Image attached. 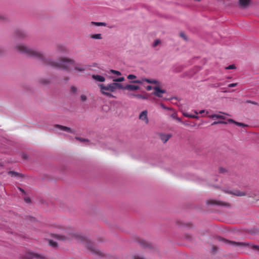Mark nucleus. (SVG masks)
<instances>
[{"mask_svg": "<svg viewBox=\"0 0 259 259\" xmlns=\"http://www.w3.org/2000/svg\"><path fill=\"white\" fill-rule=\"evenodd\" d=\"M219 171L220 173H225L227 171V170L224 168L220 167L219 168Z\"/></svg>", "mask_w": 259, "mask_h": 259, "instance_id": "48", "label": "nucleus"}, {"mask_svg": "<svg viewBox=\"0 0 259 259\" xmlns=\"http://www.w3.org/2000/svg\"><path fill=\"white\" fill-rule=\"evenodd\" d=\"M5 53V49L0 46V56L3 55Z\"/></svg>", "mask_w": 259, "mask_h": 259, "instance_id": "45", "label": "nucleus"}, {"mask_svg": "<svg viewBox=\"0 0 259 259\" xmlns=\"http://www.w3.org/2000/svg\"><path fill=\"white\" fill-rule=\"evenodd\" d=\"M24 259H47L46 257L43 255L32 252H27L23 257Z\"/></svg>", "mask_w": 259, "mask_h": 259, "instance_id": "6", "label": "nucleus"}, {"mask_svg": "<svg viewBox=\"0 0 259 259\" xmlns=\"http://www.w3.org/2000/svg\"><path fill=\"white\" fill-rule=\"evenodd\" d=\"M137 242L140 245V246L143 248H151L152 247V245L151 243L143 239H138Z\"/></svg>", "mask_w": 259, "mask_h": 259, "instance_id": "9", "label": "nucleus"}, {"mask_svg": "<svg viewBox=\"0 0 259 259\" xmlns=\"http://www.w3.org/2000/svg\"><path fill=\"white\" fill-rule=\"evenodd\" d=\"M217 239L220 241H222L226 243H228L230 245H234V246L246 247V246H249L250 245L249 243H246L245 242H238L230 241V240L226 239L225 238H223L220 236L217 237Z\"/></svg>", "mask_w": 259, "mask_h": 259, "instance_id": "4", "label": "nucleus"}, {"mask_svg": "<svg viewBox=\"0 0 259 259\" xmlns=\"http://www.w3.org/2000/svg\"><path fill=\"white\" fill-rule=\"evenodd\" d=\"M74 69L77 71L82 72L85 71V68L81 65H76L74 66Z\"/></svg>", "mask_w": 259, "mask_h": 259, "instance_id": "26", "label": "nucleus"}, {"mask_svg": "<svg viewBox=\"0 0 259 259\" xmlns=\"http://www.w3.org/2000/svg\"><path fill=\"white\" fill-rule=\"evenodd\" d=\"M171 117L172 118H174V119H176L177 118V117H178V116H177V114H176V113H173V114H172L171 115Z\"/></svg>", "mask_w": 259, "mask_h": 259, "instance_id": "55", "label": "nucleus"}, {"mask_svg": "<svg viewBox=\"0 0 259 259\" xmlns=\"http://www.w3.org/2000/svg\"><path fill=\"white\" fill-rule=\"evenodd\" d=\"M236 68V67L234 64L230 65L225 68L226 69H235Z\"/></svg>", "mask_w": 259, "mask_h": 259, "instance_id": "38", "label": "nucleus"}, {"mask_svg": "<svg viewBox=\"0 0 259 259\" xmlns=\"http://www.w3.org/2000/svg\"><path fill=\"white\" fill-rule=\"evenodd\" d=\"M58 230L59 231L58 234H52V236L54 238L64 242L70 241L75 239L78 242L82 243L93 254L99 257L106 256V253L102 250H99L96 247L94 242L91 241L88 238L77 233L71 228L61 226L58 227Z\"/></svg>", "mask_w": 259, "mask_h": 259, "instance_id": "2", "label": "nucleus"}, {"mask_svg": "<svg viewBox=\"0 0 259 259\" xmlns=\"http://www.w3.org/2000/svg\"><path fill=\"white\" fill-rule=\"evenodd\" d=\"M14 49L17 52L38 60L45 65L66 71H69L70 69L69 64H74L75 62L73 59L67 57H60L57 61L55 60L51 57L46 56L42 52L35 50L22 44L15 45Z\"/></svg>", "mask_w": 259, "mask_h": 259, "instance_id": "1", "label": "nucleus"}, {"mask_svg": "<svg viewBox=\"0 0 259 259\" xmlns=\"http://www.w3.org/2000/svg\"><path fill=\"white\" fill-rule=\"evenodd\" d=\"M144 81L147 82V83H151L152 79L145 78L143 80Z\"/></svg>", "mask_w": 259, "mask_h": 259, "instance_id": "52", "label": "nucleus"}, {"mask_svg": "<svg viewBox=\"0 0 259 259\" xmlns=\"http://www.w3.org/2000/svg\"><path fill=\"white\" fill-rule=\"evenodd\" d=\"M123 89L129 91H135L140 89V87L133 84H127L126 86L123 87Z\"/></svg>", "mask_w": 259, "mask_h": 259, "instance_id": "19", "label": "nucleus"}, {"mask_svg": "<svg viewBox=\"0 0 259 259\" xmlns=\"http://www.w3.org/2000/svg\"><path fill=\"white\" fill-rule=\"evenodd\" d=\"M252 247V248L257 249V250L259 251V246L258 245H253Z\"/></svg>", "mask_w": 259, "mask_h": 259, "instance_id": "56", "label": "nucleus"}, {"mask_svg": "<svg viewBox=\"0 0 259 259\" xmlns=\"http://www.w3.org/2000/svg\"><path fill=\"white\" fill-rule=\"evenodd\" d=\"M10 19L6 15L0 13V22L8 23L10 22Z\"/></svg>", "mask_w": 259, "mask_h": 259, "instance_id": "18", "label": "nucleus"}, {"mask_svg": "<svg viewBox=\"0 0 259 259\" xmlns=\"http://www.w3.org/2000/svg\"><path fill=\"white\" fill-rule=\"evenodd\" d=\"M180 36L183 38L185 40H187V37L184 32H181L180 34Z\"/></svg>", "mask_w": 259, "mask_h": 259, "instance_id": "50", "label": "nucleus"}, {"mask_svg": "<svg viewBox=\"0 0 259 259\" xmlns=\"http://www.w3.org/2000/svg\"><path fill=\"white\" fill-rule=\"evenodd\" d=\"M54 126L57 128H58V129H59L61 131H64V132H66L74 134H75V131L74 130H72L71 128L67 127V126L61 125L60 124H55L54 125Z\"/></svg>", "mask_w": 259, "mask_h": 259, "instance_id": "11", "label": "nucleus"}, {"mask_svg": "<svg viewBox=\"0 0 259 259\" xmlns=\"http://www.w3.org/2000/svg\"><path fill=\"white\" fill-rule=\"evenodd\" d=\"M251 4V0H239L238 6L242 9L247 8Z\"/></svg>", "mask_w": 259, "mask_h": 259, "instance_id": "10", "label": "nucleus"}, {"mask_svg": "<svg viewBox=\"0 0 259 259\" xmlns=\"http://www.w3.org/2000/svg\"><path fill=\"white\" fill-rule=\"evenodd\" d=\"M195 113L196 115H192L186 112H183V114L184 116L187 117L198 119L199 116H197V115L198 114V113L196 111H195Z\"/></svg>", "mask_w": 259, "mask_h": 259, "instance_id": "22", "label": "nucleus"}, {"mask_svg": "<svg viewBox=\"0 0 259 259\" xmlns=\"http://www.w3.org/2000/svg\"><path fill=\"white\" fill-rule=\"evenodd\" d=\"M152 89H153V87H152V86L151 85H148L146 87V90L147 91H150Z\"/></svg>", "mask_w": 259, "mask_h": 259, "instance_id": "57", "label": "nucleus"}, {"mask_svg": "<svg viewBox=\"0 0 259 259\" xmlns=\"http://www.w3.org/2000/svg\"><path fill=\"white\" fill-rule=\"evenodd\" d=\"M92 78L95 80L100 82H103L105 80V78L103 76H101L100 75H93L92 76Z\"/></svg>", "mask_w": 259, "mask_h": 259, "instance_id": "21", "label": "nucleus"}, {"mask_svg": "<svg viewBox=\"0 0 259 259\" xmlns=\"http://www.w3.org/2000/svg\"><path fill=\"white\" fill-rule=\"evenodd\" d=\"M132 82L135 83H141L142 81H140V80H135L132 81Z\"/></svg>", "mask_w": 259, "mask_h": 259, "instance_id": "53", "label": "nucleus"}, {"mask_svg": "<svg viewBox=\"0 0 259 259\" xmlns=\"http://www.w3.org/2000/svg\"><path fill=\"white\" fill-rule=\"evenodd\" d=\"M38 82L43 85H47L51 83V81L49 78H41L38 80Z\"/></svg>", "mask_w": 259, "mask_h": 259, "instance_id": "17", "label": "nucleus"}, {"mask_svg": "<svg viewBox=\"0 0 259 259\" xmlns=\"http://www.w3.org/2000/svg\"><path fill=\"white\" fill-rule=\"evenodd\" d=\"M56 50L59 53H64L65 52V48L64 46L61 45H57L56 46Z\"/></svg>", "mask_w": 259, "mask_h": 259, "instance_id": "23", "label": "nucleus"}, {"mask_svg": "<svg viewBox=\"0 0 259 259\" xmlns=\"http://www.w3.org/2000/svg\"><path fill=\"white\" fill-rule=\"evenodd\" d=\"M176 120H177L179 122H181L182 123H183L182 122V121L181 120V118H180L179 117H177V118L176 119Z\"/></svg>", "mask_w": 259, "mask_h": 259, "instance_id": "61", "label": "nucleus"}, {"mask_svg": "<svg viewBox=\"0 0 259 259\" xmlns=\"http://www.w3.org/2000/svg\"><path fill=\"white\" fill-rule=\"evenodd\" d=\"M70 92L71 94H76L77 92V89L75 87L72 85L70 87Z\"/></svg>", "mask_w": 259, "mask_h": 259, "instance_id": "29", "label": "nucleus"}, {"mask_svg": "<svg viewBox=\"0 0 259 259\" xmlns=\"http://www.w3.org/2000/svg\"><path fill=\"white\" fill-rule=\"evenodd\" d=\"M185 238L189 241H191L192 240V236L188 234H186L185 235Z\"/></svg>", "mask_w": 259, "mask_h": 259, "instance_id": "37", "label": "nucleus"}, {"mask_svg": "<svg viewBox=\"0 0 259 259\" xmlns=\"http://www.w3.org/2000/svg\"><path fill=\"white\" fill-rule=\"evenodd\" d=\"M24 199L25 201L27 203H30L31 202V199L29 197H25Z\"/></svg>", "mask_w": 259, "mask_h": 259, "instance_id": "43", "label": "nucleus"}, {"mask_svg": "<svg viewBox=\"0 0 259 259\" xmlns=\"http://www.w3.org/2000/svg\"><path fill=\"white\" fill-rule=\"evenodd\" d=\"M99 86L100 88L101 93L103 95L109 97H114V96L111 93L106 92L105 91L113 92L116 89H123L122 84L117 82H113L107 85V86L103 84H100Z\"/></svg>", "mask_w": 259, "mask_h": 259, "instance_id": "3", "label": "nucleus"}, {"mask_svg": "<svg viewBox=\"0 0 259 259\" xmlns=\"http://www.w3.org/2000/svg\"><path fill=\"white\" fill-rule=\"evenodd\" d=\"M176 223L179 225H180L182 224L180 221H177Z\"/></svg>", "mask_w": 259, "mask_h": 259, "instance_id": "63", "label": "nucleus"}, {"mask_svg": "<svg viewBox=\"0 0 259 259\" xmlns=\"http://www.w3.org/2000/svg\"><path fill=\"white\" fill-rule=\"evenodd\" d=\"M183 69V66H179L175 67L173 71L176 73L180 72L182 71Z\"/></svg>", "mask_w": 259, "mask_h": 259, "instance_id": "30", "label": "nucleus"}, {"mask_svg": "<svg viewBox=\"0 0 259 259\" xmlns=\"http://www.w3.org/2000/svg\"><path fill=\"white\" fill-rule=\"evenodd\" d=\"M249 197L254 198L256 196V194L254 193H250L247 194Z\"/></svg>", "mask_w": 259, "mask_h": 259, "instance_id": "42", "label": "nucleus"}, {"mask_svg": "<svg viewBox=\"0 0 259 259\" xmlns=\"http://www.w3.org/2000/svg\"><path fill=\"white\" fill-rule=\"evenodd\" d=\"M136 78V76L133 74H130L127 76L128 79H133Z\"/></svg>", "mask_w": 259, "mask_h": 259, "instance_id": "41", "label": "nucleus"}, {"mask_svg": "<svg viewBox=\"0 0 259 259\" xmlns=\"http://www.w3.org/2000/svg\"><path fill=\"white\" fill-rule=\"evenodd\" d=\"M153 89L154 90V92L152 94L159 98L162 97L161 94L166 93V91L165 90L161 89L159 86L154 87Z\"/></svg>", "mask_w": 259, "mask_h": 259, "instance_id": "12", "label": "nucleus"}, {"mask_svg": "<svg viewBox=\"0 0 259 259\" xmlns=\"http://www.w3.org/2000/svg\"><path fill=\"white\" fill-rule=\"evenodd\" d=\"M124 80V78L123 77H119L118 78H116L113 80L114 81L117 82V83L118 82H122Z\"/></svg>", "mask_w": 259, "mask_h": 259, "instance_id": "36", "label": "nucleus"}, {"mask_svg": "<svg viewBox=\"0 0 259 259\" xmlns=\"http://www.w3.org/2000/svg\"><path fill=\"white\" fill-rule=\"evenodd\" d=\"M223 85V83L221 82H218L216 83H213L211 85L212 88H219Z\"/></svg>", "mask_w": 259, "mask_h": 259, "instance_id": "34", "label": "nucleus"}, {"mask_svg": "<svg viewBox=\"0 0 259 259\" xmlns=\"http://www.w3.org/2000/svg\"><path fill=\"white\" fill-rule=\"evenodd\" d=\"M91 38L96 39H101L102 38L101 34H94L91 35Z\"/></svg>", "mask_w": 259, "mask_h": 259, "instance_id": "27", "label": "nucleus"}, {"mask_svg": "<svg viewBox=\"0 0 259 259\" xmlns=\"http://www.w3.org/2000/svg\"><path fill=\"white\" fill-rule=\"evenodd\" d=\"M161 43V40L160 39H156L153 45H152V47L153 48H155L156 47H157L158 45L160 44Z\"/></svg>", "mask_w": 259, "mask_h": 259, "instance_id": "31", "label": "nucleus"}, {"mask_svg": "<svg viewBox=\"0 0 259 259\" xmlns=\"http://www.w3.org/2000/svg\"><path fill=\"white\" fill-rule=\"evenodd\" d=\"M26 219H29V220H30L31 221H33L35 220V219L34 217H30V216H27L26 217Z\"/></svg>", "mask_w": 259, "mask_h": 259, "instance_id": "49", "label": "nucleus"}, {"mask_svg": "<svg viewBox=\"0 0 259 259\" xmlns=\"http://www.w3.org/2000/svg\"><path fill=\"white\" fill-rule=\"evenodd\" d=\"M237 84H238L237 83H231L228 85V87L229 88L235 87L237 85Z\"/></svg>", "mask_w": 259, "mask_h": 259, "instance_id": "51", "label": "nucleus"}, {"mask_svg": "<svg viewBox=\"0 0 259 259\" xmlns=\"http://www.w3.org/2000/svg\"><path fill=\"white\" fill-rule=\"evenodd\" d=\"M218 249L219 248L217 246L213 245L212 246L211 251L213 253H216L218 251Z\"/></svg>", "mask_w": 259, "mask_h": 259, "instance_id": "35", "label": "nucleus"}, {"mask_svg": "<svg viewBox=\"0 0 259 259\" xmlns=\"http://www.w3.org/2000/svg\"><path fill=\"white\" fill-rule=\"evenodd\" d=\"M246 102L248 103H251V104H253V105H258V103L257 102H254V101H252L251 100H247Z\"/></svg>", "mask_w": 259, "mask_h": 259, "instance_id": "46", "label": "nucleus"}, {"mask_svg": "<svg viewBox=\"0 0 259 259\" xmlns=\"http://www.w3.org/2000/svg\"><path fill=\"white\" fill-rule=\"evenodd\" d=\"M133 259H145L143 256H139V255H134L133 256Z\"/></svg>", "mask_w": 259, "mask_h": 259, "instance_id": "47", "label": "nucleus"}, {"mask_svg": "<svg viewBox=\"0 0 259 259\" xmlns=\"http://www.w3.org/2000/svg\"><path fill=\"white\" fill-rule=\"evenodd\" d=\"M206 204L208 205H216L227 207H230L231 206V204L229 203L213 199H210L207 200Z\"/></svg>", "mask_w": 259, "mask_h": 259, "instance_id": "7", "label": "nucleus"}, {"mask_svg": "<svg viewBox=\"0 0 259 259\" xmlns=\"http://www.w3.org/2000/svg\"><path fill=\"white\" fill-rule=\"evenodd\" d=\"M64 80L66 81H68L69 80V77L68 76H65L64 78Z\"/></svg>", "mask_w": 259, "mask_h": 259, "instance_id": "59", "label": "nucleus"}, {"mask_svg": "<svg viewBox=\"0 0 259 259\" xmlns=\"http://www.w3.org/2000/svg\"><path fill=\"white\" fill-rule=\"evenodd\" d=\"M87 99V97L85 95H81L80 96V100L82 101V102H85L86 101Z\"/></svg>", "mask_w": 259, "mask_h": 259, "instance_id": "39", "label": "nucleus"}, {"mask_svg": "<svg viewBox=\"0 0 259 259\" xmlns=\"http://www.w3.org/2000/svg\"><path fill=\"white\" fill-rule=\"evenodd\" d=\"M131 95L132 96H134V97H136L140 99H148L147 97H146V96L140 95V94H131Z\"/></svg>", "mask_w": 259, "mask_h": 259, "instance_id": "28", "label": "nucleus"}, {"mask_svg": "<svg viewBox=\"0 0 259 259\" xmlns=\"http://www.w3.org/2000/svg\"><path fill=\"white\" fill-rule=\"evenodd\" d=\"M14 33L16 37L21 39H24L28 36V33L26 31L20 29H16Z\"/></svg>", "mask_w": 259, "mask_h": 259, "instance_id": "8", "label": "nucleus"}, {"mask_svg": "<svg viewBox=\"0 0 259 259\" xmlns=\"http://www.w3.org/2000/svg\"><path fill=\"white\" fill-rule=\"evenodd\" d=\"M225 193L232 194L237 196H244L247 195V194L243 191H240L239 190H236L234 192L231 191H227L226 190H222Z\"/></svg>", "mask_w": 259, "mask_h": 259, "instance_id": "14", "label": "nucleus"}, {"mask_svg": "<svg viewBox=\"0 0 259 259\" xmlns=\"http://www.w3.org/2000/svg\"><path fill=\"white\" fill-rule=\"evenodd\" d=\"M75 139H76L78 141H79L81 142H88L89 140L87 139L82 138L78 137H75Z\"/></svg>", "mask_w": 259, "mask_h": 259, "instance_id": "33", "label": "nucleus"}, {"mask_svg": "<svg viewBox=\"0 0 259 259\" xmlns=\"http://www.w3.org/2000/svg\"><path fill=\"white\" fill-rule=\"evenodd\" d=\"M161 106H162V108H163L164 109H169V108L166 107V106H165L163 104H161Z\"/></svg>", "mask_w": 259, "mask_h": 259, "instance_id": "62", "label": "nucleus"}, {"mask_svg": "<svg viewBox=\"0 0 259 259\" xmlns=\"http://www.w3.org/2000/svg\"><path fill=\"white\" fill-rule=\"evenodd\" d=\"M209 118H217L218 119H225L226 117L223 115H219V114H213L211 115L208 116Z\"/></svg>", "mask_w": 259, "mask_h": 259, "instance_id": "25", "label": "nucleus"}, {"mask_svg": "<svg viewBox=\"0 0 259 259\" xmlns=\"http://www.w3.org/2000/svg\"><path fill=\"white\" fill-rule=\"evenodd\" d=\"M97 240H98V242H103V241H104V239H103V238H99V239H98Z\"/></svg>", "mask_w": 259, "mask_h": 259, "instance_id": "60", "label": "nucleus"}, {"mask_svg": "<svg viewBox=\"0 0 259 259\" xmlns=\"http://www.w3.org/2000/svg\"><path fill=\"white\" fill-rule=\"evenodd\" d=\"M228 123H234L238 126H242V127L248 126V125L245 123L236 121L234 120L231 119V118L228 119L227 121H214L211 124V125H213L217 124H227Z\"/></svg>", "mask_w": 259, "mask_h": 259, "instance_id": "5", "label": "nucleus"}, {"mask_svg": "<svg viewBox=\"0 0 259 259\" xmlns=\"http://www.w3.org/2000/svg\"><path fill=\"white\" fill-rule=\"evenodd\" d=\"M110 72H112L113 74H115L117 75H121L120 72H119L118 71H116V70H111Z\"/></svg>", "mask_w": 259, "mask_h": 259, "instance_id": "40", "label": "nucleus"}, {"mask_svg": "<svg viewBox=\"0 0 259 259\" xmlns=\"http://www.w3.org/2000/svg\"><path fill=\"white\" fill-rule=\"evenodd\" d=\"M9 175H11L12 177H18L20 178H24V175L22 174H20L15 171H10L8 172Z\"/></svg>", "mask_w": 259, "mask_h": 259, "instance_id": "20", "label": "nucleus"}, {"mask_svg": "<svg viewBox=\"0 0 259 259\" xmlns=\"http://www.w3.org/2000/svg\"><path fill=\"white\" fill-rule=\"evenodd\" d=\"M151 83L155 84H159L160 83V82L156 79H152Z\"/></svg>", "mask_w": 259, "mask_h": 259, "instance_id": "44", "label": "nucleus"}, {"mask_svg": "<svg viewBox=\"0 0 259 259\" xmlns=\"http://www.w3.org/2000/svg\"><path fill=\"white\" fill-rule=\"evenodd\" d=\"M18 189L23 194H26V192L25 191L21 188L20 187H18Z\"/></svg>", "mask_w": 259, "mask_h": 259, "instance_id": "54", "label": "nucleus"}, {"mask_svg": "<svg viewBox=\"0 0 259 259\" xmlns=\"http://www.w3.org/2000/svg\"><path fill=\"white\" fill-rule=\"evenodd\" d=\"M204 112H205V110H200L199 111V113H200V114H202V113H203Z\"/></svg>", "mask_w": 259, "mask_h": 259, "instance_id": "64", "label": "nucleus"}, {"mask_svg": "<svg viewBox=\"0 0 259 259\" xmlns=\"http://www.w3.org/2000/svg\"><path fill=\"white\" fill-rule=\"evenodd\" d=\"M159 136L161 140L165 143L171 137V134H164L162 133L159 134Z\"/></svg>", "mask_w": 259, "mask_h": 259, "instance_id": "16", "label": "nucleus"}, {"mask_svg": "<svg viewBox=\"0 0 259 259\" xmlns=\"http://www.w3.org/2000/svg\"><path fill=\"white\" fill-rule=\"evenodd\" d=\"M49 244L53 247H57L58 246V243L53 240L49 241Z\"/></svg>", "mask_w": 259, "mask_h": 259, "instance_id": "32", "label": "nucleus"}, {"mask_svg": "<svg viewBox=\"0 0 259 259\" xmlns=\"http://www.w3.org/2000/svg\"><path fill=\"white\" fill-rule=\"evenodd\" d=\"M147 111L144 110L139 115V119L142 120L145 122L146 123H148L149 120L147 117Z\"/></svg>", "mask_w": 259, "mask_h": 259, "instance_id": "15", "label": "nucleus"}, {"mask_svg": "<svg viewBox=\"0 0 259 259\" xmlns=\"http://www.w3.org/2000/svg\"><path fill=\"white\" fill-rule=\"evenodd\" d=\"M91 24L97 26H106L107 25L106 23L105 22H96L92 21Z\"/></svg>", "mask_w": 259, "mask_h": 259, "instance_id": "24", "label": "nucleus"}, {"mask_svg": "<svg viewBox=\"0 0 259 259\" xmlns=\"http://www.w3.org/2000/svg\"><path fill=\"white\" fill-rule=\"evenodd\" d=\"M22 158L24 159H27L28 158V156L26 154H23L22 155Z\"/></svg>", "mask_w": 259, "mask_h": 259, "instance_id": "58", "label": "nucleus"}, {"mask_svg": "<svg viewBox=\"0 0 259 259\" xmlns=\"http://www.w3.org/2000/svg\"><path fill=\"white\" fill-rule=\"evenodd\" d=\"M200 70V68L198 67H195L193 68L192 69L190 70L189 71L185 72L183 73V76L184 77H191L193 76L194 74L196 73V72Z\"/></svg>", "mask_w": 259, "mask_h": 259, "instance_id": "13", "label": "nucleus"}]
</instances>
